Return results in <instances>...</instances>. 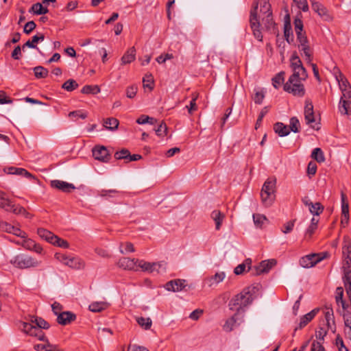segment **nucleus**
Wrapping results in <instances>:
<instances>
[{
	"label": "nucleus",
	"instance_id": "obj_59",
	"mask_svg": "<svg viewBox=\"0 0 351 351\" xmlns=\"http://www.w3.org/2000/svg\"><path fill=\"white\" fill-rule=\"evenodd\" d=\"M296 4L297 7L302 10L303 12H307L309 10L308 5L306 0H293Z\"/></svg>",
	"mask_w": 351,
	"mask_h": 351
},
{
	"label": "nucleus",
	"instance_id": "obj_1",
	"mask_svg": "<svg viewBox=\"0 0 351 351\" xmlns=\"http://www.w3.org/2000/svg\"><path fill=\"white\" fill-rule=\"evenodd\" d=\"M262 289L263 287L260 283H253L243 289L239 293L235 295L230 300L229 306H239V307L250 306L254 300L261 295Z\"/></svg>",
	"mask_w": 351,
	"mask_h": 351
},
{
	"label": "nucleus",
	"instance_id": "obj_64",
	"mask_svg": "<svg viewBox=\"0 0 351 351\" xmlns=\"http://www.w3.org/2000/svg\"><path fill=\"white\" fill-rule=\"evenodd\" d=\"M36 25L33 21H29L25 25L23 32L26 34H29L36 28Z\"/></svg>",
	"mask_w": 351,
	"mask_h": 351
},
{
	"label": "nucleus",
	"instance_id": "obj_2",
	"mask_svg": "<svg viewBox=\"0 0 351 351\" xmlns=\"http://www.w3.org/2000/svg\"><path fill=\"white\" fill-rule=\"evenodd\" d=\"M28 322H21L20 328L26 334L37 337L39 340H44V333L41 329H48L49 324L36 315H29Z\"/></svg>",
	"mask_w": 351,
	"mask_h": 351
},
{
	"label": "nucleus",
	"instance_id": "obj_11",
	"mask_svg": "<svg viewBox=\"0 0 351 351\" xmlns=\"http://www.w3.org/2000/svg\"><path fill=\"white\" fill-rule=\"evenodd\" d=\"M141 268L143 271H147L149 273L156 272L160 273L161 270H165V268L163 267V264L161 263H149L143 260H139L138 264V268Z\"/></svg>",
	"mask_w": 351,
	"mask_h": 351
},
{
	"label": "nucleus",
	"instance_id": "obj_34",
	"mask_svg": "<svg viewBox=\"0 0 351 351\" xmlns=\"http://www.w3.org/2000/svg\"><path fill=\"white\" fill-rule=\"evenodd\" d=\"M284 36L288 43L293 42V36L291 26L289 22H285L284 25Z\"/></svg>",
	"mask_w": 351,
	"mask_h": 351
},
{
	"label": "nucleus",
	"instance_id": "obj_37",
	"mask_svg": "<svg viewBox=\"0 0 351 351\" xmlns=\"http://www.w3.org/2000/svg\"><path fill=\"white\" fill-rule=\"evenodd\" d=\"M66 266L73 269H79L84 267V263L82 262L80 258L71 257Z\"/></svg>",
	"mask_w": 351,
	"mask_h": 351
},
{
	"label": "nucleus",
	"instance_id": "obj_8",
	"mask_svg": "<svg viewBox=\"0 0 351 351\" xmlns=\"http://www.w3.org/2000/svg\"><path fill=\"white\" fill-rule=\"evenodd\" d=\"M62 308H52L54 314L57 315V322L60 325H67L74 321L76 316L71 311H61Z\"/></svg>",
	"mask_w": 351,
	"mask_h": 351
},
{
	"label": "nucleus",
	"instance_id": "obj_30",
	"mask_svg": "<svg viewBox=\"0 0 351 351\" xmlns=\"http://www.w3.org/2000/svg\"><path fill=\"white\" fill-rule=\"evenodd\" d=\"M226 274L223 271L217 272L214 276H210L207 279L208 285L210 287L213 285H217L223 280Z\"/></svg>",
	"mask_w": 351,
	"mask_h": 351
},
{
	"label": "nucleus",
	"instance_id": "obj_7",
	"mask_svg": "<svg viewBox=\"0 0 351 351\" xmlns=\"http://www.w3.org/2000/svg\"><path fill=\"white\" fill-rule=\"evenodd\" d=\"M291 67L293 70L291 75H300L301 79L306 80L308 77L307 72L303 66L301 60L296 52H294L290 59Z\"/></svg>",
	"mask_w": 351,
	"mask_h": 351
},
{
	"label": "nucleus",
	"instance_id": "obj_32",
	"mask_svg": "<svg viewBox=\"0 0 351 351\" xmlns=\"http://www.w3.org/2000/svg\"><path fill=\"white\" fill-rule=\"evenodd\" d=\"M339 110L341 114H351V102L350 101H339Z\"/></svg>",
	"mask_w": 351,
	"mask_h": 351
},
{
	"label": "nucleus",
	"instance_id": "obj_58",
	"mask_svg": "<svg viewBox=\"0 0 351 351\" xmlns=\"http://www.w3.org/2000/svg\"><path fill=\"white\" fill-rule=\"evenodd\" d=\"M155 132L157 136H165L167 132V127L166 124L163 122H161L158 127L155 129Z\"/></svg>",
	"mask_w": 351,
	"mask_h": 351
},
{
	"label": "nucleus",
	"instance_id": "obj_39",
	"mask_svg": "<svg viewBox=\"0 0 351 351\" xmlns=\"http://www.w3.org/2000/svg\"><path fill=\"white\" fill-rule=\"evenodd\" d=\"M343 289L342 287H337L335 291V300L337 305L340 307H345V302L343 300Z\"/></svg>",
	"mask_w": 351,
	"mask_h": 351
},
{
	"label": "nucleus",
	"instance_id": "obj_61",
	"mask_svg": "<svg viewBox=\"0 0 351 351\" xmlns=\"http://www.w3.org/2000/svg\"><path fill=\"white\" fill-rule=\"evenodd\" d=\"M343 270H344V276H343V281L345 286L347 287L349 286V287H351V278H350V269H348L346 267L343 266Z\"/></svg>",
	"mask_w": 351,
	"mask_h": 351
},
{
	"label": "nucleus",
	"instance_id": "obj_15",
	"mask_svg": "<svg viewBox=\"0 0 351 351\" xmlns=\"http://www.w3.org/2000/svg\"><path fill=\"white\" fill-rule=\"evenodd\" d=\"M138 261V259L123 257L119 260L117 265L124 269L137 271Z\"/></svg>",
	"mask_w": 351,
	"mask_h": 351
},
{
	"label": "nucleus",
	"instance_id": "obj_36",
	"mask_svg": "<svg viewBox=\"0 0 351 351\" xmlns=\"http://www.w3.org/2000/svg\"><path fill=\"white\" fill-rule=\"evenodd\" d=\"M119 121L115 118H108L104 123V127L110 130H115L118 128Z\"/></svg>",
	"mask_w": 351,
	"mask_h": 351
},
{
	"label": "nucleus",
	"instance_id": "obj_31",
	"mask_svg": "<svg viewBox=\"0 0 351 351\" xmlns=\"http://www.w3.org/2000/svg\"><path fill=\"white\" fill-rule=\"evenodd\" d=\"M251 263H252L251 259H250V258L245 259V261L243 263L239 264L234 268V273L236 275H241L246 271V267H247L248 270H250Z\"/></svg>",
	"mask_w": 351,
	"mask_h": 351
},
{
	"label": "nucleus",
	"instance_id": "obj_40",
	"mask_svg": "<svg viewBox=\"0 0 351 351\" xmlns=\"http://www.w3.org/2000/svg\"><path fill=\"white\" fill-rule=\"evenodd\" d=\"M300 123L298 119L295 117H293L289 120V130L294 133L300 132Z\"/></svg>",
	"mask_w": 351,
	"mask_h": 351
},
{
	"label": "nucleus",
	"instance_id": "obj_3",
	"mask_svg": "<svg viewBox=\"0 0 351 351\" xmlns=\"http://www.w3.org/2000/svg\"><path fill=\"white\" fill-rule=\"evenodd\" d=\"M10 263L16 268L25 269L40 267L42 261L26 254H19L14 256Z\"/></svg>",
	"mask_w": 351,
	"mask_h": 351
},
{
	"label": "nucleus",
	"instance_id": "obj_47",
	"mask_svg": "<svg viewBox=\"0 0 351 351\" xmlns=\"http://www.w3.org/2000/svg\"><path fill=\"white\" fill-rule=\"evenodd\" d=\"M136 322L141 327H143L145 330L149 329L152 324V320L149 317H147V318H145L143 317H137Z\"/></svg>",
	"mask_w": 351,
	"mask_h": 351
},
{
	"label": "nucleus",
	"instance_id": "obj_18",
	"mask_svg": "<svg viewBox=\"0 0 351 351\" xmlns=\"http://www.w3.org/2000/svg\"><path fill=\"white\" fill-rule=\"evenodd\" d=\"M335 78L338 82L341 93L351 90V86L349 82L339 69H337V72L335 73Z\"/></svg>",
	"mask_w": 351,
	"mask_h": 351
},
{
	"label": "nucleus",
	"instance_id": "obj_46",
	"mask_svg": "<svg viewBox=\"0 0 351 351\" xmlns=\"http://www.w3.org/2000/svg\"><path fill=\"white\" fill-rule=\"evenodd\" d=\"M192 99L190 101V104L189 106H186V108L188 109V112L190 114H192L193 112L196 111L197 110V106L196 104V100L198 97V95L196 93H193L192 95Z\"/></svg>",
	"mask_w": 351,
	"mask_h": 351
},
{
	"label": "nucleus",
	"instance_id": "obj_23",
	"mask_svg": "<svg viewBox=\"0 0 351 351\" xmlns=\"http://www.w3.org/2000/svg\"><path fill=\"white\" fill-rule=\"evenodd\" d=\"M343 258V266L350 269L351 267V245L346 244L343 245L342 249Z\"/></svg>",
	"mask_w": 351,
	"mask_h": 351
},
{
	"label": "nucleus",
	"instance_id": "obj_10",
	"mask_svg": "<svg viewBox=\"0 0 351 351\" xmlns=\"http://www.w3.org/2000/svg\"><path fill=\"white\" fill-rule=\"evenodd\" d=\"M324 258V256L321 254H312L305 256L300 258V265L304 268L313 267L317 263Z\"/></svg>",
	"mask_w": 351,
	"mask_h": 351
},
{
	"label": "nucleus",
	"instance_id": "obj_27",
	"mask_svg": "<svg viewBox=\"0 0 351 351\" xmlns=\"http://www.w3.org/2000/svg\"><path fill=\"white\" fill-rule=\"evenodd\" d=\"M45 39V36L43 34H38L35 36H34L32 38V40H27L23 46V49H24V48L25 47H27L29 48H32V49H37V47L36 45H35V43H37L40 41H43Z\"/></svg>",
	"mask_w": 351,
	"mask_h": 351
},
{
	"label": "nucleus",
	"instance_id": "obj_42",
	"mask_svg": "<svg viewBox=\"0 0 351 351\" xmlns=\"http://www.w3.org/2000/svg\"><path fill=\"white\" fill-rule=\"evenodd\" d=\"M341 215L347 218V215H349V205L346 202V196L344 193H341Z\"/></svg>",
	"mask_w": 351,
	"mask_h": 351
},
{
	"label": "nucleus",
	"instance_id": "obj_13",
	"mask_svg": "<svg viewBox=\"0 0 351 351\" xmlns=\"http://www.w3.org/2000/svg\"><path fill=\"white\" fill-rule=\"evenodd\" d=\"M243 313L240 312L239 309L238 311L230 319H227L223 329L226 332H230L233 330L234 327L239 325L243 322Z\"/></svg>",
	"mask_w": 351,
	"mask_h": 351
},
{
	"label": "nucleus",
	"instance_id": "obj_21",
	"mask_svg": "<svg viewBox=\"0 0 351 351\" xmlns=\"http://www.w3.org/2000/svg\"><path fill=\"white\" fill-rule=\"evenodd\" d=\"M343 316L345 324L346 336L351 340V308H343Z\"/></svg>",
	"mask_w": 351,
	"mask_h": 351
},
{
	"label": "nucleus",
	"instance_id": "obj_16",
	"mask_svg": "<svg viewBox=\"0 0 351 351\" xmlns=\"http://www.w3.org/2000/svg\"><path fill=\"white\" fill-rule=\"evenodd\" d=\"M186 285L185 280L176 279L167 282L165 288L169 291L178 292L182 291Z\"/></svg>",
	"mask_w": 351,
	"mask_h": 351
},
{
	"label": "nucleus",
	"instance_id": "obj_38",
	"mask_svg": "<svg viewBox=\"0 0 351 351\" xmlns=\"http://www.w3.org/2000/svg\"><path fill=\"white\" fill-rule=\"evenodd\" d=\"M34 75L36 78H45L47 77L49 71L42 66H38L34 68Z\"/></svg>",
	"mask_w": 351,
	"mask_h": 351
},
{
	"label": "nucleus",
	"instance_id": "obj_48",
	"mask_svg": "<svg viewBox=\"0 0 351 351\" xmlns=\"http://www.w3.org/2000/svg\"><path fill=\"white\" fill-rule=\"evenodd\" d=\"M69 117L73 121H77L79 119H85L87 117V114L82 110H76L71 112Z\"/></svg>",
	"mask_w": 351,
	"mask_h": 351
},
{
	"label": "nucleus",
	"instance_id": "obj_60",
	"mask_svg": "<svg viewBox=\"0 0 351 351\" xmlns=\"http://www.w3.org/2000/svg\"><path fill=\"white\" fill-rule=\"evenodd\" d=\"M295 219L289 221L283 225V228H282V232L285 234H288L291 232L294 227Z\"/></svg>",
	"mask_w": 351,
	"mask_h": 351
},
{
	"label": "nucleus",
	"instance_id": "obj_57",
	"mask_svg": "<svg viewBox=\"0 0 351 351\" xmlns=\"http://www.w3.org/2000/svg\"><path fill=\"white\" fill-rule=\"evenodd\" d=\"M269 111L268 107H264L259 113L258 119L256 120L255 128L257 130L261 125L263 117L267 114Z\"/></svg>",
	"mask_w": 351,
	"mask_h": 351
},
{
	"label": "nucleus",
	"instance_id": "obj_14",
	"mask_svg": "<svg viewBox=\"0 0 351 351\" xmlns=\"http://www.w3.org/2000/svg\"><path fill=\"white\" fill-rule=\"evenodd\" d=\"M275 259H269L263 261L260 264L254 267L256 275H261L262 274L268 273L270 269L276 265Z\"/></svg>",
	"mask_w": 351,
	"mask_h": 351
},
{
	"label": "nucleus",
	"instance_id": "obj_44",
	"mask_svg": "<svg viewBox=\"0 0 351 351\" xmlns=\"http://www.w3.org/2000/svg\"><path fill=\"white\" fill-rule=\"evenodd\" d=\"M311 157L318 162H322L325 160L322 150L318 147L313 150Z\"/></svg>",
	"mask_w": 351,
	"mask_h": 351
},
{
	"label": "nucleus",
	"instance_id": "obj_22",
	"mask_svg": "<svg viewBox=\"0 0 351 351\" xmlns=\"http://www.w3.org/2000/svg\"><path fill=\"white\" fill-rule=\"evenodd\" d=\"M210 217L215 223V229L219 230L225 219V215L219 210H214L210 214Z\"/></svg>",
	"mask_w": 351,
	"mask_h": 351
},
{
	"label": "nucleus",
	"instance_id": "obj_51",
	"mask_svg": "<svg viewBox=\"0 0 351 351\" xmlns=\"http://www.w3.org/2000/svg\"><path fill=\"white\" fill-rule=\"evenodd\" d=\"M260 12H261V16L271 13V5L269 3L267 0H263V1L261 2Z\"/></svg>",
	"mask_w": 351,
	"mask_h": 351
},
{
	"label": "nucleus",
	"instance_id": "obj_17",
	"mask_svg": "<svg viewBox=\"0 0 351 351\" xmlns=\"http://www.w3.org/2000/svg\"><path fill=\"white\" fill-rule=\"evenodd\" d=\"M51 186L64 193H69L72 190L75 189V186L73 184H70L66 182L59 180H51Z\"/></svg>",
	"mask_w": 351,
	"mask_h": 351
},
{
	"label": "nucleus",
	"instance_id": "obj_50",
	"mask_svg": "<svg viewBox=\"0 0 351 351\" xmlns=\"http://www.w3.org/2000/svg\"><path fill=\"white\" fill-rule=\"evenodd\" d=\"M255 93L253 96V99L256 104H261L265 97V93L263 90L259 88L254 89Z\"/></svg>",
	"mask_w": 351,
	"mask_h": 351
},
{
	"label": "nucleus",
	"instance_id": "obj_62",
	"mask_svg": "<svg viewBox=\"0 0 351 351\" xmlns=\"http://www.w3.org/2000/svg\"><path fill=\"white\" fill-rule=\"evenodd\" d=\"M137 90L138 88L136 85L128 86L126 89V96L130 99L134 98L136 95Z\"/></svg>",
	"mask_w": 351,
	"mask_h": 351
},
{
	"label": "nucleus",
	"instance_id": "obj_55",
	"mask_svg": "<svg viewBox=\"0 0 351 351\" xmlns=\"http://www.w3.org/2000/svg\"><path fill=\"white\" fill-rule=\"evenodd\" d=\"M35 241L31 239H23V241H21V246L23 247L25 249L28 250H32L34 249V247H35Z\"/></svg>",
	"mask_w": 351,
	"mask_h": 351
},
{
	"label": "nucleus",
	"instance_id": "obj_9",
	"mask_svg": "<svg viewBox=\"0 0 351 351\" xmlns=\"http://www.w3.org/2000/svg\"><path fill=\"white\" fill-rule=\"evenodd\" d=\"M258 8V4L256 3L254 6V10L251 11L250 14V26L253 32L254 37L259 41L263 40V35L259 29L260 23L257 18L256 10Z\"/></svg>",
	"mask_w": 351,
	"mask_h": 351
},
{
	"label": "nucleus",
	"instance_id": "obj_6",
	"mask_svg": "<svg viewBox=\"0 0 351 351\" xmlns=\"http://www.w3.org/2000/svg\"><path fill=\"white\" fill-rule=\"evenodd\" d=\"M296 41L297 46L300 51L301 56H304L307 63H310L312 61L313 49L310 46L309 41L306 34L297 36Z\"/></svg>",
	"mask_w": 351,
	"mask_h": 351
},
{
	"label": "nucleus",
	"instance_id": "obj_43",
	"mask_svg": "<svg viewBox=\"0 0 351 351\" xmlns=\"http://www.w3.org/2000/svg\"><path fill=\"white\" fill-rule=\"evenodd\" d=\"M284 76L285 72L281 71L272 78V84L276 88H278L281 84H283L285 81Z\"/></svg>",
	"mask_w": 351,
	"mask_h": 351
},
{
	"label": "nucleus",
	"instance_id": "obj_45",
	"mask_svg": "<svg viewBox=\"0 0 351 351\" xmlns=\"http://www.w3.org/2000/svg\"><path fill=\"white\" fill-rule=\"evenodd\" d=\"M324 206L319 203H313L309 208V211L313 215L319 216L324 211Z\"/></svg>",
	"mask_w": 351,
	"mask_h": 351
},
{
	"label": "nucleus",
	"instance_id": "obj_49",
	"mask_svg": "<svg viewBox=\"0 0 351 351\" xmlns=\"http://www.w3.org/2000/svg\"><path fill=\"white\" fill-rule=\"evenodd\" d=\"M78 86L77 82L72 79L66 81L62 85V88L67 91H73Z\"/></svg>",
	"mask_w": 351,
	"mask_h": 351
},
{
	"label": "nucleus",
	"instance_id": "obj_63",
	"mask_svg": "<svg viewBox=\"0 0 351 351\" xmlns=\"http://www.w3.org/2000/svg\"><path fill=\"white\" fill-rule=\"evenodd\" d=\"M230 294L228 293H224L219 295L216 300V304L224 305L229 300Z\"/></svg>",
	"mask_w": 351,
	"mask_h": 351
},
{
	"label": "nucleus",
	"instance_id": "obj_56",
	"mask_svg": "<svg viewBox=\"0 0 351 351\" xmlns=\"http://www.w3.org/2000/svg\"><path fill=\"white\" fill-rule=\"evenodd\" d=\"M143 87L149 88L150 90L153 89L154 79L151 74H147L143 79Z\"/></svg>",
	"mask_w": 351,
	"mask_h": 351
},
{
	"label": "nucleus",
	"instance_id": "obj_52",
	"mask_svg": "<svg viewBox=\"0 0 351 351\" xmlns=\"http://www.w3.org/2000/svg\"><path fill=\"white\" fill-rule=\"evenodd\" d=\"M128 156H130V151L127 149H122L114 154V158L117 160L125 159L126 162L128 161Z\"/></svg>",
	"mask_w": 351,
	"mask_h": 351
},
{
	"label": "nucleus",
	"instance_id": "obj_4",
	"mask_svg": "<svg viewBox=\"0 0 351 351\" xmlns=\"http://www.w3.org/2000/svg\"><path fill=\"white\" fill-rule=\"evenodd\" d=\"M300 75H291L288 81L284 84V90L294 96L302 97L305 95V88Z\"/></svg>",
	"mask_w": 351,
	"mask_h": 351
},
{
	"label": "nucleus",
	"instance_id": "obj_26",
	"mask_svg": "<svg viewBox=\"0 0 351 351\" xmlns=\"http://www.w3.org/2000/svg\"><path fill=\"white\" fill-rule=\"evenodd\" d=\"M136 49L134 47L130 48L121 58L122 64H130L135 60Z\"/></svg>",
	"mask_w": 351,
	"mask_h": 351
},
{
	"label": "nucleus",
	"instance_id": "obj_29",
	"mask_svg": "<svg viewBox=\"0 0 351 351\" xmlns=\"http://www.w3.org/2000/svg\"><path fill=\"white\" fill-rule=\"evenodd\" d=\"M262 23L267 30L275 28V23L273 20L272 13L261 16Z\"/></svg>",
	"mask_w": 351,
	"mask_h": 351
},
{
	"label": "nucleus",
	"instance_id": "obj_5",
	"mask_svg": "<svg viewBox=\"0 0 351 351\" xmlns=\"http://www.w3.org/2000/svg\"><path fill=\"white\" fill-rule=\"evenodd\" d=\"M275 186H276V180L268 179L264 183L262 191L261 193V197L263 203L266 206H269L271 205L275 199Z\"/></svg>",
	"mask_w": 351,
	"mask_h": 351
},
{
	"label": "nucleus",
	"instance_id": "obj_24",
	"mask_svg": "<svg viewBox=\"0 0 351 351\" xmlns=\"http://www.w3.org/2000/svg\"><path fill=\"white\" fill-rule=\"evenodd\" d=\"M13 206L12 202L8 198L5 192L0 190V208L5 211L10 210Z\"/></svg>",
	"mask_w": 351,
	"mask_h": 351
},
{
	"label": "nucleus",
	"instance_id": "obj_54",
	"mask_svg": "<svg viewBox=\"0 0 351 351\" xmlns=\"http://www.w3.org/2000/svg\"><path fill=\"white\" fill-rule=\"evenodd\" d=\"M294 27L297 36L306 34L303 32V23L301 19L297 18L294 20Z\"/></svg>",
	"mask_w": 351,
	"mask_h": 351
},
{
	"label": "nucleus",
	"instance_id": "obj_33",
	"mask_svg": "<svg viewBox=\"0 0 351 351\" xmlns=\"http://www.w3.org/2000/svg\"><path fill=\"white\" fill-rule=\"evenodd\" d=\"M325 319L328 328L331 330L335 329V324L332 308H328V311L325 313Z\"/></svg>",
	"mask_w": 351,
	"mask_h": 351
},
{
	"label": "nucleus",
	"instance_id": "obj_35",
	"mask_svg": "<svg viewBox=\"0 0 351 351\" xmlns=\"http://www.w3.org/2000/svg\"><path fill=\"white\" fill-rule=\"evenodd\" d=\"M29 12H32L34 14L37 15L45 14L49 12L47 8H44L40 3H36L32 5Z\"/></svg>",
	"mask_w": 351,
	"mask_h": 351
},
{
	"label": "nucleus",
	"instance_id": "obj_28",
	"mask_svg": "<svg viewBox=\"0 0 351 351\" xmlns=\"http://www.w3.org/2000/svg\"><path fill=\"white\" fill-rule=\"evenodd\" d=\"M37 234L41 239L47 241L50 243H51L53 237H55V234L53 232L43 228H39L37 229Z\"/></svg>",
	"mask_w": 351,
	"mask_h": 351
},
{
	"label": "nucleus",
	"instance_id": "obj_19",
	"mask_svg": "<svg viewBox=\"0 0 351 351\" xmlns=\"http://www.w3.org/2000/svg\"><path fill=\"white\" fill-rule=\"evenodd\" d=\"M313 10L321 17L327 20L330 19L328 11L321 3L316 0H311Z\"/></svg>",
	"mask_w": 351,
	"mask_h": 351
},
{
	"label": "nucleus",
	"instance_id": "obj_25",
	"mask_svg": "<svg viewBox=\"0 0 351 351\" xmlns=\"http://www.w3.org/2000/svg\"><path fill=\"white\" fill-rule=\"evenodd\" d=\"M274 130L275 132L281 137L286 136L290 133L289 127L281 122L275 123Z\"/></svg>",
	"mask_w": 351,
	"mask_h": 351
},
{
	"label": "nucleus",
	"instance_id": "obj_12",
	"mask_svg": "<svg viewBox=\"0 0 351 351\" xmlns=\"http://www.w3.org/2000/svg\"><path fill=\"white\" fill-rule=\"evenodd\" d=\"M92 153L93 158L100 162H108L110 159V153L105 146H95L93 148Z\"/></svg>",
	"mask_w": 351,
	"mask_h": 351
},
{
	"label": "nucleus",
	"instance_id": "obj_53",
	"mask_svg": "<svg viewBox=\"0 0 351 351\" xmlns=\"http://www.w3.org/2000/svg\"><path fill=\"white\" fill-rule=\"evenodd\" d=\"M267 220L265 216L261 214H254L253 221L256 226L261 228L264 221Z\"/></svg>",
	"mask_w": 351,
	"mask_h": 351
},
{
	"label": "nucleus",
	"instance_id": "obj_20",
	"mask_svg": "<svg viewBox=\"0 0 351 351\" xmlns=\"http://www.w3.org/2000/svg\"><path fill=\"white\" fill-rule=\"evenodd\" d=\"M319 308H313L309 313L304 315L300 317V320L298 326L295 328V330L302 329L305 327L313 318L316 316Z\"/></svg>",
	"mask_w": 351,
	"mask_h": 351
},
{
	"label": "nucleus",
	"instance_id": "obj_41",
	"mask_svg": "<svg viewBox=\"0 0 351 351\" xmlns=\"http://www.w3.org/2000/svg\"><path fill=\"white\" fill-rule=\"evenodd\" d=\"M51 244L64 249H67L69 247V243L67 242V241L60 238L57 235H55L53 237Z\"/></svg>",
	"mask_w": 351,
	"mask_h": 351
}]
</instances>
